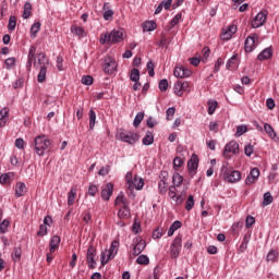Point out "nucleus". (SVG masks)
<instances>
[{
  "instance_id": "obj_1",
  "label": "nucleus",
  "mask_w": 279,
  "mask_h": 279,
  "mask_svg": "<svg viewBox=\"0 0 279 279\" xmlns=\"http://www.w3.org/2000/svg\"><path fill=\"white\" fill-rule=\"evenodd\" d=\"M100 45H117L123 43V29H112L110 33H105L100 36Z\"/></svg>"
},
{
  "instance_id": "obj_2",
  "label": "nucleus",
  "mask_w": 279,
  "mask_h": 279,
  "mask_svg": "<svg viewBox=\"0 0 279 279\" xmlns=\"http://www.w3.org/2000/svg\"><path fill=\"white\" fill-rule=\"evenodd\" d=\"M51 147V140L47 135H38L34 140V149L37 156H44Z\"/></svg>"
},
{
  "instance_id": "obj_3",
  "label": "nucleus",
  "mask_w": 279,
  "mask_h": 279,
  "mask_svg": "<svg viewBox=\"0 0 279 279\" xmlns=\"http://www.w3.org/2000/svg\"><path fill=\"white\" fill-rule=\"evenodd\" d=\"M126 182L128 190L131 191V193L134 191V189H136V191H142V189L145 186V180L137 175H126Z\"/></svg>"
},
{
  "instance_id": "obj_4",
  "label": "nucleus",
  "mask_w": 279,
  "mask_h": 279,
  "mask_svg": "<svg viewBox=\"0 0 279 279\" xmlns=\"http://www.w3.org/2000/svg\"><path fill=\"white\" fill-rule=\"evenodd\" d=\"M118 136L122 143H128L129 145H136V143H138V133H126L125 131L120 130Z\"/></svg>"
},
{
  "instance_id": "obj_5",
  "label": "nucleus",
  "mask_w": 279,
  "mask_h": 279,
  "mask_svg": "<svg viewBox=\"0 0 279 279\" xmlns=\"http://www.w3.org/2000/svg\"><path fill=\"white\" fill-rule=\"evenodd\" d=\"M258 47V34H251L244 41V51L252 53Z\"/></svg>"
},
{
  "instance_id": "obj_6",
  "label": "nucleus",
  "mask_w": 279,
  "mask_h": 279,
  "mask_svg": "<svg viewBox=\"0 0 279 279\" xmlns=\"http://www.w3.org/2000/svg\"><path fill=\"white\" fill-rule=\"evenodd\" d=\"M267 11H260L256 14V16L251 22V27L253 29H258V27H263L265 23H267Z\"/></svg>"
},
{
  "instance_id": "obj_7",
  "label": "nucleus",
  "mask_w": 279,
  "mask_h": 279,
  "mask_svg": "<svg viewBox=\"0 0 279 279\" xmlns=\"http://www.w3.org/2000/svg\"><path fill=\"white\" fill-rule=\"evenodd\" d=\"M182 250V235H178L170 245V257L178 258Z\"/></svg>"
},
{
  "instance_id": "obj_8",
  "label": "nucleus",
  "mask_w": 279,
  "mask_h": 279,
  "mask_svg": "<svg viewBox=\"0 0 279 279\" xmlns=\"http://www.w3.org/2000/svg\"><path fill=\"white\" fill-rule=\"evenodd\" d=\"M33 65L35 69H44L49 66V58L44 52L36 54V58L33 61Z\"/></svg>"
},
{
  "instance_id": "obj_9",
  "label": "nucleus",
  "mask_w": 279,
  "mask_h": 279,
  "mask_svg": "<svg viewBox=\"0 0 279 279\" xmlns=\"http://www.w3.org/2000/svg\"><path fill=\"white\" fill-rule=\"evenodd\" d=\"M97 256V248H95V246L89 245L87 248V264L89 269H95L97 267V262L95 260V257Z\"/></svg>"
},
{
  "instance_id": "obj_10",
  "label": "nucleus",
  "mask_w": 279,
  "mask_h": 279,
  "mask_svg": "<svg viewBox=\"0 0 279 279\" xmlns=\"http://www.w3.org/2000/svg\"><path fill=\"white\" fill-rule=\"evenodd\" d=\"M229 154H239V144L236 143V141H231L226 144L222 156H225V158H228Z\"/></svg>"
},
{
  "instance_id": "obj_11",
  "label": "nucleus",
  "mask_w": 279,
  "mask_h": 279,
  "mask_svg": "<svg viewBox=\"0 0 279 279\" xmlns=\"http://www.w3.org/2000/svg\"><path fill=\"white\" fill-rule=\"evenodd\" d=\"M199 168V157L196 154H193L187 161V171L189 173H197V169Z\"/></svg>"
},
{
  "instance_id": "obj_12",
  "label": "nucleus",
  "mask_w": 279,
  "mask_h": 279,
  "mask_svg": "<svg viewBox=\"0 0 279 279\" xmlns=\"http://www.w3.org/2000/svg\"><path fill=\"white\" fill-rule=\"evenodd\" d=\"M104 71L108 73V75H112V73L117 71V61L113 58L108 57L104 63Z\"/></svg>"
},
{
  "instance_id": "obj_13",
  "label": "nucleus",
  "mask_w": 279,
  "mask_h": 279,
  "mask_svg": "<svg viewBox=\"0 0 279 279\" xmlns=\"http://www.w3.org/2000/svg\"><path fill=\"white\" fill-rule=\"evenodd\" d=\"M220 175H241L239 170H234L228 162H223L220 169Z\"/></svg>"
},
{
  "instance_id": "obj_14",
  "label": "nucleus",
  "mask_w": 279,
  "mask_h": 279,
  "mask_svg": "<svg viewBox=\"0 0 279 279\" xmlns=\"http://www.w3.org/2000/svg\"><path fill=\"white\" fill-rule=\"evenodd\" d=\"M173 75H174V77L184 80V77H191L192 72H191V70H189L184 66H177V68H174Z\"/></svg>"
},
{
  "instance_id": "obj_15",
  "label": "nucleus",
  "mask_w": 279,
  "mask_h": 279,
  "mask_svg": "<svg viewBox=\"0 0 279 279\" xmlns=\"http://www.w3.org/2000/svg\"><path fill=\"white\" fill-rule=\"evenodd\" d=\"M114 191V184L112 183H107L101 191V197L105 199V202H108L110 197H112V193Z\"/></svg>"
},
{
  "instance_id": "obj_16",
  "label": "nucleus",
  "mask_w": 279,
  "mask_h": 279,
  "mask_svg": "<svg viewBox=\"0 0 279 279\" xmlns=\"http://www.w3.org/2000/svg\"><path fill=\"white\" fill-rule=\"evenodd\" d=\"M274 56V49L270 47L265 48L257 56V60L259 62H264V60H269Z\"/></svg>"
},
{
  "instance_id": "obj_17",
  "label": "nucleus",
  "mask_w": 279,
  "mask_h": 279,
  "mask_svg": "<svg viewBox=\"0 0 279 279\" xmlns=\"http://www.w3.org/2000/svg\"><path fill=\"white\" fill-rule=\"evenodd\" d=\"M147 247V243L145 240H141L133 246V256H141L143 254V251Z\"/></svg>"
},
{
  "instance_id": "obj_18",
  "label": "nucleus",
  "mask_w": 279,
  "mask_h": 279,
  "mask_svg": "<svg viewBox=\"0 0 279 279\" xmlns=\"http://www.w3.org/2000/svg\"><path fill=\"white\" fill-rule=\"evenodd\" d=\"M60 236L59 235H53L50 240V244H49V250L50 253L53 254V252H56V250H58V247L60 246Z\"/></svg>"
},
{
  "instance_id": "obj_19",
  "label": "nucleus",
  "mask_w": 279,
  "mask_h": 279,
  "mask_svg": "<svg viewBox=\"0 0 279 279\" xmlns=\"http://www.w3.org/2000/svg\"><path fill=\"white\" fill-rule=\"evenodd\" d=\"M71 32L74 36H77L78 38H84L86 36V31L82 26L73 25L71 27Z\"/></svg>"
},
{
  "instance_id": "obj_20",
  "label": "nucleus",
  "mask_w": 279,
  "mask_h": 279,
  "mask_svg": "<svg viewBox=\"0 0 279 279\" xmlns=\"http://www.w3.org/2000/svg\"><path fill=\"white\" fill-rule=\"evenodd\" d=\"M106 252L108 253L109 258H114V256H117V253L119 252V241H113L109 251Z\"/></svg>"
},
{
  "instance_id": "obj_21",
  "label": "nucleus",
  "mask_w": 279,
  "mask_h": 279,
  "mask_svg": "<svg viewBox=\"0 0 279 279\" xmlns=\"http://www.w3.org/2000/svg\"><path fill=\"white\" fill-rule=\"evenodd\" d=\"M47 69H49V66L36 69V71H39V73L37 75V81L39 82V84H43L44 82H46Z\"/></svg>"
},
{
  "instance_id": "obj_22",
  "label": "nucleus",
  "mask_w": 279,
  "mask_h": 279,
  "mask_svg": "<svg viewBox=\"0 0 279 279\" xmlns=\"http://www.w3.org/2000/svg\"><path fill=\"white\" fill-rule=\"evenodd\" d=\"M131 213H130V207L129 205H124L120 208V210L118 211V217L120 219H128L130 217Z\"/></svg>"
},
{
  "instance_id": "obj_23",
  "label": "nucleus",
  "mask_w": 279,
  "mask_h": 279,
  "mask_svg": "<svg viewBox=\"0 0 279 279\" xmlns=\"http://www.w3.org/2000/svg\"><path fill=\"white\" fill-rule=\"evenodd\" d=\"M89 130H95V125L97 123V113L95 112V109H89Z\"/></svg>"
},
{
  "instance_id": "obj_24",
  "label": "nucleus",
  "mask_w": 279,
  "mask_h": 279,
  "mask_svg": "<svg viewBox=\"0 0 279 279\" xmlns=\"http://www.w3.org/2000/svg\"><path fill=\"white\" fill-rule=\"evenodd\" d=\"M25 193H27V187L25 186V183H17L15 186L16 197H23Z\"/></svg>"
},
{
  "instance_id": "obj_25",
  "label": "nucleus",
  "mask_w": 279,
  "mask_h": 279,
  "mask_svg": "<svg viewBox=\"0 0 279 279\" xmlns=\"http://www.w3.org/2000/svg\"><path fill=\"white\" fill-rule=\"evenodd\" d=\"M143 145L149 146L154 145V133L148 131L142 140Z\"/></svg>"
},
{
  "instance_id": "obj_26",
  "label": "nucleus",
  "mask_w": 279,
  "mask_h": 279,
  "mask_svg": "<svg viewBox=\"0 0 279 279\" xmlns=\"http://www.w3.org/2000/svg\"><path fill=\"white\" fill-rule=\"evenodd\" d=\"M182 228V222L180 220H175L168 230V236H171L175 233V230H180Z\"/></svg>"
},
{
  "instance_id": "obj_27",
  "label": "nucleus",
  "mask_w": 279,
  "mask_h": 279,
  "mask_svg": "<svg viewBox=\"0 0 279 279\" xmlns=\"http://www.w3.org/2000/svg\"><path fill=\"white\" fill-rule=\"evenodd\" d=\"M222 180L228 184H236V182H241V175H223Z\"/></svg>"
},
{
  "instance_id": "obj_28",
  "label": "nucleus",
  "mask_w": 279,
  "mask_h": 279,
  "mask_svg": "<svg viewBox=\"0 0 279 279\" xmlns=\"http://www.w3.org/2000/svg\"><path fill=\"white\" fill-rule=\"evenodd\" d=\"M264 130L266 134H268V136L272 140L276 138V136H278V134H276V131L274 130V126H271V124L269 123L264 124Z\"/></svg>"
},
{
  "instance_id": "obj_29",
  "label": "nucleus",
  "mask_w": 279,
  "mask_h": 279,
  "mask_svg": "<svg viewBox=\"0 0 279 279\" xmlns=\"http://www.w3.org/2000/svg\"><path fill=\"white\" fill-rule=\"evenodd\" d=\"M76 196H77V190L72 187L68 194V206H73V204H75Z\"/></svg>"
},
{
  "instance_id": "obj_30",
  "label": "nucleus",
  "mask_w": 279,
  "mask_h": 279,
  "mask_svg": "<svg viewBox=\"0 0 279 279\" xmlns=\"http://www.w3.org/2000/svg\"><path fill=\"white\" fill-rule=\"evenodd\" d=\"M173 93L177 97H182L184 95V89L182 88V82L178 81L173 86Z\"/></svg>"
},
{
  "instance_id": "obj_31",
  "label": "nucleus",
  "mask_w": 279,
  "mask_h": 279,
  "mask_svg": "<svg viewBox=\"0 0 279 279\" xmlns=\"http://www.w3.org/2000/svg\"><path fill=\"white\" fill-rule=\"evenodd\" d=\"M236 62H239V53L234 52L226 63L228 71H230V69H232V64H236Z\"/></svg>"
},
{
  "instance_id": "obj_32",
  "label": "nucleus",
  "mask_w": 279,
  "mask_h": 279,
  "mask_svg": "<svg viewBox=\"0 0 279 279\" xmlns=\"http://www.w3.org/2000/svg\"><path fill=\"white\" fill-rule=\"evenodd\" d=\"M130 80H131V82H140L141 71L136 68L132 69L131 74H130Z\"/></svg>"
},
{
  "instance_id": "obj_33",
  "label": "nucleus",
  "mask_w": 279,
  "mask_h": 279,
  "mask_svg": "<svg viewBox=\"0 0 279 279\" xmlns=\"http://www.w3.org/2000/svg\"><path fill=\"white\" fill-rule=\"evenodd\" d=\"M9 114H10V109H8V108H3L0 111V125L5 124V122L8 121Z\"/></svg>"
},
{
  "instance_id": "obj_34",
  "label": "nucleus",
  "mask_w": 279,
  "mask_h": 279,
  "mask_svg": "<svg viewBox=\"0 0 279 279\" xmlns=\"http://www.w3.org/2000/svg\"><path fill=\"white\" fill-rule=\"evenodd\" d=\"M156 27H157V25H156V22H154V21H146L143 24L144 32H154V29H156Z\"/></svg>"
},
{
  "instance_id": "obj_35",
  "label": "nucleus",
  "mask_w": 279,
  "mask_h": 279,
  "mask_svg": "<svg viewBox=\"0 0 279 279\" xmlns=\"http://www.w3.org/2000/svg\"><path fill=\"white\" fill-rule=\"evenodd\" d=\"M143 119H145V112H138L133 120L134 128H138Z\"/></svg>"
},
{
  "instance_id": "obj_36",
  "label": "nucleus",
  "mask_w": 279,
  "mask_h": 279,
  "mask_svg": "<svg viewBox=\"0 0 279 279\" xmlns=\"http://www.w3.org/2000/svg\"><path fill=\"white\" fill-rule=\"evenodd\" d=\"M38 32H40V22H35L31 26V36H32V38H36V35L38 34Z\"/></svg>"
},
{
  "instance_id": "obj_37",
  "label": "nucleus",
  "mask_w": 279,
  "mask_h": 279,
  "mask_svg": "<svg viewBox=\"0 0 279 279\" xmlns=\"http://www.w3.org/2000/svg\"><path fill=\"white\" fill-rule=\"evenodd\" d=\"M182 182H184V177L183 175H173L172 177V183L174 187H180L182 186Z\"/></svg>"
},
{
  "instance_id": "obj_38",
  "label": "nucleus",
  "mask_w": 279,
  "mask_h": 279,
  "mask_svg": "<svg viewBox=\"0 0 279 279\" xmlns=\"http://www.w3.org/2000/svg\"><path fill=\"white\" fill-rule=\"evenodd\" d=\"M208 106V114H215V111L217 110L218 102L216 100H209L207 102Z\"/></svg>"
},
{
  "instance_id": "obj_39",
  "label": "nucleus",
  "mask_w": 279,
  "mask_h": 279,
  "mask_svg": "<svg viewBox=\"0 0 279 279\" xmlns=\"http://www.w3.org/2000/svg\"><path fill=\"white\" fill-rule=\"evenodd\" d=\"M119 204H122L123 206H128V198L123 196V192H121L117 198H116V206H119Z\"/></svg>"
},
{
  "instance_id": "obj_40",
  "label": "nucleus",
  "mask_w": 279,
  "mask_h": 279,
  "mask_svg": "<svg viewBox=\"0 0 279 279\" xmlns=\"http://www.w3.org/2000/svg\"><path fill=\"white\" fill-rule=\"evenodd\" d=\"M272 202H274V196H271L270 192H266L264 194L263 206H269V204H272Z\"/></svg>"
},
{
  "instance_id": "obj_41",
  "label": "nucleus",
  "mask_w": 279,
  "mask_h": 279,
  "mask_svg": "<svg viewBox=\"0 0 279 279\" xmlns=\"http://www.w3.org/2000/svg\"><path fill=\"white\" fill-rule=\"evenodd\" d=\"M31 14H32V4L29 2H26L24 4L23 19H29Z\"/></svg>"
},
{
  "instance_id": "obj_42",
  "label": "nucleus",
  "mask_w": 279,
  "mask_h": 279,
  "mask_svg": "<svg viewBox=\"0 0 279 279\" xmlns=\"http://www.w3.org/2000/svg\"><path fill=\"white\" fill-rule=\"evenodd\" d=\"M276 258H278V253L276 250L270 251L266 256V260L268 263H276Z\"/></svg>"
},
{
  "instance_id": "obj_43",
  "label": "nucleus",
  "mask_w": 279,
  "mask_h": 279,
  "mask_svg": "<svg viewBox=\"0 0 279 279\" xmlns=\"http://www.w3.org/2000/svg\"><path fill=\"white\" fill-rule=\"evenodd\" d=\"M8 29L9 32H14V29H16V16L9 17Z\"/></svg>"
},
{
  "instance_id": "obj_44",
  "label": "nucleus",
  "mask_w": 279,
  "mask_h": 279,
  "mask_svg": "<svg viewBox=\"0 0 279 279\" xmlns=\"http://www.w3.org/2000/svg\"><path fill=\"white\" fill-rule=\"evenodd\" d=\"M146 66L149 77H154L156 75V72L154 71V69H156V64H154V61H148Z\"/></svg>"
},
{
  "instance_id": "obj_45",
  "label": "nucleus",
  "mask_w": 279,
  "mask_h": 279,
  "mask_svg": "<svg viewBox=\"0 0 279 279\" xmlns=\"http://www.w3.org/2000/svg\"><path fill=\"white\" fill-rule=\"evenodd\" d=\"M21 247H15L13 253H12V259L14 260V263H19V260H21Z\"/></svg>"
},
{
  "instance_id": "obj_46",
  "label": "nucleus",
  "mask_w": 279,
  "mask_h": 279,
  "mask_svg": "<svg viewBox=\"0 0 279 279\" xmlns=\"http://www.w3.org/2000/svg\"><path fill=\"white\" fill-rule=\"evenodd\" d=\"M193 206H195V199L193 198V195H190L185 203V210H193Z\"/></svg>"
},
{
  "instance_id": "obj_47",
  "label": "nucleus",
  "mask_w": 279,
  "mask_h": 279,
  "mask_svg": "<svg viewBox=\"0 0 279 279\" xmlns=\"http://www.w3.org/2000/svg\"><path fill=\"white\" fill-rule=\"evenodd\" d=\"M136 263L137 265H149V257H147V255H140Z\"/></svg>"
},
{
  "instance_id": "obj_48",
  "label": "nucleus",
  "mask_w": 279,
  "mask_h": 279,
  "mask_svg": "<svg viewBox=\"0 0 279 279\" xmlns=\"http://www.w3.org/2000/svg\"><path fill=\"white\" fill-rule=\"evenodd\" d=\"M106 254H107V257H106ZM110 255L108 254V252H101V255H100V263H101V266L105 267V265H108V260H110Z\"/></svg>"
},
{
  "instance_id": "obj_49",
  "label": "nucleus",
  "mask_w": 279,
  "mask_h": 279,
  "mask_svg": "<svg viewBox=\"0 0 279 279\" xmlns=\"http://www.w3.org/2000/svg\"><path fill=\"white\" fill-rule=\"evenodd\" d=\"M4 64L8 69V71H10V69H12V66H14V64H16V59L14 57H10V58L5 59Z\"/></svg>"
},
{
  "instance_id": "obj_50",
  "label": "nucleus",
  "mask_w": 279,
  "mask_h": 279,
  "mask_svg": "<svg viewBox=\"0 0 279 279\" xmlns=\"http://www.w3.org/2000/svg\"><path fill=\"white\" fill-rule=\"evenodd\" d=\"M169 185L167 184V182L165 181V180H161L160 182H159V185H158V189H159V193L161 194V195H165V193H167V187H168Z\"/></svg>"
},
{
  "instance_id": "obj_51",
  "label": "nucleus",
  "mask_w": 279,
  "mask_h": 279,
  "mask_svg": "<svg viewBox=\"0 0 279 279\" xmlns=\"http://www.w3.org/2000/svg\"><path fill=\"white\" fill-rule=\"evenodd\" d=\"M244 154L245 156L250 157L254 154V145L247 144L244 146Z\"/></svg>"
},
{
  "instance_id": "obj_52",
  "label": "nucleus",
  "mask_w": 279,
  "mask_h": 279,
  "mask_svg": "<svg viewBox=\"0 0 279 279\" xmlns=\"http://www.w3.org/2000/svg\"><path fill=\"white\" fill-rule=\"evenodd\" d=\"M167 88H169V81H167L166 78H162L159 82V90H161V93H165V90H167Z\"/></svg>"
},
{
  "instance_id": "obj_53",
  "label": "nucleus",
  "mask_w": 279,
  "mask_h": 279,
  "mask_svg": "<svg viewBox=\"0 0 279 279\" xmlns=\"http://www.w3.org/2000/svg\"><path fill=\"white\" fill-rule=\"evenodd\" d=\"M180 20H182V13H178L171 21H170V27H175L180 23Z\"/></svg>"
},
{
  "instance_id": "obj_54",
  "label": "nucleus",
  "mask_w": 279,
  "mask_h": 279,
  "mask_svg": "<svg viewBox=\"0 0 279 279\" xmlns=\"http://www.w3.org/2000/svg\"><path fill=\"white\" fill-rule=\"evenodd\" d=\"M245 132H247V126L241 124V125H239V126L236 128L235 136H238V137H239V136H243V134H245Z\"/></svg>"
},
{
  "instance_id": "obj_55",
  "label": "nucleus",
  "mask_w": 279,
  "mask_h": 279,
  "mask_svg": "<svg viewBox=\"0 0 279 279\" xmlns=\"http://www.w3.org/2000/svg\"><path fill=\"white\" fill-rule=\"evenodd\" d=\"M82 84H84L85 86H92V84H93V76L84 75L82 77Z\"/></svg>"
},
{
  "instance_id": "obj_56",
  "label": "nucleus",
  "mask_w": 279,
  "mask_h": 279,
  "mask_svg": "<svg viewBox=\"0 0 279 279\" xmlns=\"http://www.w3.org/2000/svg\"><path fill=\"white\" fill-rule=\"evenodd\" d=\"M8 226H10V221H8V220H3L0 223V232H1V234H5L8 232Z\"/></svg>"
},
{
  "instance_id": "obj_57",
  "label": "nucleus",
  "mask_w": 279,
  "mask_h": 279,
  "mask_svg": "<svg viewBox=\"0 0 279 279\" xmlns=\"http://www.w3.org/2000/svg\"><path fill=\"white\" fill-rule=\"evenodd\" d=\"M221 66H223V59L218 58L215 63L214 73H219Z\"/></svg>"
},
{
  "instance_id": "obj_58",
  "label": "nucleus",
  "mask_w": 279,
  "mask_h": 279,
  "mask_svg": "<svg viewBox=\"0 0 279 279\" xmlns=\"http://www.w3.org/2000/svg\"><path fill=\"white\" fill-rule=\"evenodd\" d=\"M15 147L17 149H25V141L22 137L15 140Z\"/></svg>"
},
{
  "instance_id": "obj_59",
  "label": "nucleus",
  "mask_w": 279,
  "mask_h": 279,
  "mask_svg": "<svg viewBox=\"0 0 279 279\" xmlns=\"http://www.w3.org/2000/svg\"><path fill=\"white\" fill-rule=\"evenodd\" d=\"M166 114H167L166 119L168 121H171V117L175 114V107H169L166 111Z\"/></svg>"
},
{
  "instance_id": "obj_60",
  "label": "nucleus",
  "mask_w": 279,
  "mask_h": 279,
  "mask_svg": "<svg viewBox=\"0 0 279 279\" xmlns=\"http://www.w3.org/2000/svg\"><path fill=\"white\" fill-rule=\"evenodd\" d=\"M37 236H47V226L40 225L37 231Z\"/></svg>"
},
{
  "instance_id": "obj_61",
  "label": "nucleus",
  "mask_w": 279,
  "mask_h": 279,
  "mask_svg": "<svg viewBox=\"0 0 279 279\" xmlns=\"http://www.w3.org/2000/svg\"><path fill=\"white\" fill-rule=\"evenodd\" d=\"M253 223H256V218H254L253 216H247L245 219L246 228H252Z\"/></svg>"
},
{
  "instance_id": "obj_62",
  "label": "nucleus",
  "mask_w": 279,
  "mask_h": 279,
  "mask_svg": "<svg viewBox=\"0 0 279 279\" xmlns=\"http://www.w3.org/2000/svg\"><path fill=\"white\" fill-rule=\"evenodd\" d=\"M112 16H114V11H112L111 9L104 12L105 21H110V19H112Z\"/></svg>"
},
{
  "instance_id": "obj_63",
  "label": "nucleus",
  "mask_w": 279,
  "mask_h": 279,
  "mask_svg": "<svg viewBox=\"0 0 279 279\" xmlns=\"http://www.w3.org/2000/svg\"><path fill=\"white\" fill-rule=\"evenodd\" d=\"M10 182H12V177L0 175V184H10Z\"/></svg>"
},
{
  "instance_id": "obj_64",
  "label": "nucleus",
  "mask_w": 279,
  "mask_h": 279,
  "mask_svg": "<svg viewBox=\"0 0 279 279\" xmlns=\"http://www.w3.org/2000/svg\"><path fill=\"white\" fill-rule=\"evenodd\" d=\"M256 180H258V175H248L245 179V184H254V182H256Z\"/></svg>"
}]
</instances>
